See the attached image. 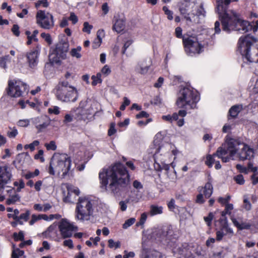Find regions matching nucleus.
Returning a JSON list of instances; mask_svg holds the SVG:
<instances>
[{
  "instance_id": "f257e3e1",
  "label": "nucleus",
  "mask_w": 258,
  "mask_h": 258,
  "mask_svg": "<svg viewBox=\"0 0 258 258\" xmlns=\"http://www.w3.org/2000/svg\"><path fill=\"white\" fill-rule=\"evenodd\" d=\"M102 186L114 196H118L129 182V175L124 166L116 163L99 173Z\"/></svg>"
},
{
  "instance_id": "f03ea898",
  "label": "nucleus",
  "mask_w": 258,
  "mask_h": 258,
  "mask_svg": "<svg viewBox=\"0 0 258 258\" xmlns=\"http://www.w3.org/2000/svg\"><path fill=\"white\" fill-rule=\"evenodd\" d=\"M238 50L241 55L250 62L258 63V43L247 34L238 41Z\"/></svg>"
},
{
  "instance_id": "7ed1b4c3",
  "label": "nucleus",
  "mask_w": 258,
  "mask_h": 258,
  "mask_svg": "<svg viewBox=\"0 0 258 258\" xmlns=\"http://www.w3.org/2000/svg\"><path fill=\"white\" fill-rule=\"evenodd\" d=\"M95 201L89 197H79L75 210L76 218L81 221H88L93 215Z\"/></svg>"
},
{
  "instance_id": "20e7f679",
  "label": "nucleus",
  "mask_w": 258,
  "mask_h": 258,
  "mask_svg": "<svg viewBox=\"0 0 258 258\" xmlns=\"http://www.w3.org/2000/svg\"><path fill=\"white\" fill-rule=\"evenodd\" d=\"M71 160L65 154L54 153L52 157L49 167V173L54 175L55 173L64 176L70 170Z\"/></svg>"
},
{
  "instance_id": "39448f33",
  "label": "nucleus",
  "mask_w": 258,
  "mask_h": 258,
  "mask_svg": "<svg viewBox=\"0 0 258 258\" xmlns=\"http://www.w3.org/2000/svg\"><path fill=\"white\" fill-rule=\"evenodd\" d=\"M258 29V20L255 22H249L240 19L236 13H233V20H231L230 17L227 13V32L232 29L245 33L250 31L255 32Z\"/></svg>"
},
{
  "instance_id": "423d86ee",
  "label": "nucleus",
  "mask_w": 258,
  "mask_h": 258,
  "mask_svg": "<svg viewBox=\"0 0 258 258\" xmlns=\"http://www.w3.org/2000/svg\"><path fill=\"white\" fill-rule=\"evenodd\" d=\"M200 97L198 92L189 87L181 89L178 94L176 104L179 108L194 109L197 107V103Z\"/></svg>"
},
{
  "instance_id": "0eeeda50",
  "label": "nucleus",
  "mask_w": 258,
  "mask_h": 258,
  "mask_svg": "<svg viewBox=\"0 0 258 258\" xmlns=\"http://www.w3.org/2000/svg\"><path fill=\"white\" fill-rule=\"evenodd\" d=\"M55 94L59 100L64 102H75L78 98L76 88L69 85L67 81H61L55 88Z\"/></svg>"
},
{
  "instance_id": "6e6552de",
  "label": "nucleus",
  "mask_w": 258,
  "mask_h": 258,
  "mask_svg": "<svg viewBox=\"0 0 258 258\" xmlns=\"http://www.w3.org/2000/svg\"><path fill=\"white\" fill-rule=\"evenodd\" d=\"M69 44L67 42H59L55 48L49 54V60L52 63H59L62 59L67 57Z\"/></svg>"
},
{
  "instance_id": "1a4fd4ad",
  "label": "nucleus",
  "mask_w": 258,
  "mask_h": 258,
  "mask_svg": "<svg viewBox=\"0 0 258 258\" xmlns=\"http://www.w3.org/2000/svg\"><path fill=\"white\" fill-rule=\"evenodd\" d=\"M183 43L184 45L185 51L189 56H194L201 52L202 46L199 43L198 39L195 36L183 37Z\"/></svg>"
},
{
  "instance_id": "9d476101",
  "label": "nucleus",
  "mask_w": 258,
  "mask_h": 258,
  "mask_svg": "<svg viewBox=\"0 0 258 258\" xmlns=\"http://www.w3.org/2000/svg\"><path fill=\"white\" fill-rule=\"evenodd\" d=\"M28 92L27 85L21 81H9L8 83V94L12 97H18L24 92Z\"/></svg>"
},
{
  "instance_id": "9b49d317",
  "label": "nucleus",
  "mask_w": 258,
  "mask_h": 258,
  "mask_svg": "<svg viewBox=\"0 0 258 258\" xmlns=\"http://www.w3.org/2000/svg\"><path fill=\"white\" fill-rule=\"evenodd\" d=\"M59 231L62 238L72 237L78 227L66 219H62L58 224Z\"/></svg>"
},
{
  "instance_id": "f8f14e48",
  "label": "nucleus",
  "mask_w": 258,
  "mask_h": 258,
  "mask_svg": "<svg viewBox=\"0 0 258 258\" xmlns=\"http://www.w3.org/2000/svg\"><path fill=\"white\" fill-rule=\"evenodd\" d=\"M36 22L41 28L45 29H51L54 26L52 15L43 11H39L37 13Z\"/></svg>"
},
{
  "instance_id": "ddd939ff",
  "label": "nucleus",
  "mask_w": 258,
  "mask_h": 258,
  "mask_svg": "<svg viewBox=\"0 0 258 258\" xmlns=\"http://www.w3.org/2000/svg\"><path fill=\"white\" fill-rule=\"evenodd\" d=\"M206 12L204 8V4L201 3L197 8L196 13H191L190 16L186 17V21L189 23L198 24L201 23V20L206 16Z\"/></svg>"
},
{
  "instance_id": "4468645a",
  "label": "nucleus",
  "mask_w": 258,
  "mask_h": 258,
  "mask_svg": "<svg viewBox=\"0 0 258 258\" xmlns=\"http://www.w3.org/2000/svg\"><path fill=\"white\" fill-rule=\"evenodd\" d=\"M50 118L47 115H42L32 119V122L38 132H43L50 124Z\"/></svg>"
},
{
  "instance_id": "2eb2a0df",
  "label": "nucleus",
  "mask_w": 258,
  "mask_h": 258,
  "mask_svg": "<svg viewBox=\"0 0 258 258\" xmlns=\"http://www.w3.org/2000/svg\"><path fill=\"white\" fill-rule=\"evenodd\" d=\"M216 11L222 24L223 30H226V0H217Z\"/></svg>"
},
{
  "instance_id": "dca6fc26",
  "label": "nucleus",
  "mask_w": 258,
  "mask_h": 258,
  "mask_svg": "<svg viewBox=\"0 0 258 258\" xmlns=\"http://www.w3.org/2000/svg\"><path fill=\"white\" fill-rule=\"evenodd\" d=\"M39 55V49L37 47L35 49L32 50L26 53L27 62L31 68H34L38 62V56Z\"/></svg>"
},
{
  "instance_id": "f3484780",
  "label": "nucleus",
  "mask_w": 258,
  "mask_h": 258,
  "mask_svg": "<svg viewBox=\"0 0 258 258\" xmlns=\"http://www.w3.org/2000/svg\"><path fill=\"white\" fill-rule=\"evenodd\" d=\"M68 195L64 198V201L67 203H73L76 201L77 197L80 193L79 189L73 185H68L67 186Z\"/></svg>"
},
{
  "instance_id": "a211bd4d",
  "label": "nucleus",
  "mask_w": 258,
  "mask_h": 258,
  "mask_svg": "<svg viewBox=\"0 0 258 258\" xmlns=\"http://www.w3.org/2000/svg\"><path fill=\"white\" fill-rule=\"evenodd\" d=\"M8 169L7 166L0 167V191L5 188V184L11 177V174Z\"/></svg>"
},
{
  "instance_id": "6ab92c4d",
  "label": "nucleus",
  "mask_w": 258,
  "mask_h": 258,
  "mask_svg": "<svg viewBox=\"0 0 258 258\" xmlns=\"http://www.w3.org/2000/svg\"><path fill=\"white\" fill-rule=\"evenodd\" d=\"M238 141L227 137V154L229 153V156H227V161L232 158L236 153L237 150L236 146L239 145Z\"/></svg>"
},
{
  "instance_id": "aec40b11",
  "label": "nucleus",
  "mask_w": 258,
  "mask_h": 258,
  "mask_svg": "<svg viewBox=\"0 0 258 258\" xmlns=\"http://www.w3.org/2000/svg\"><path fill=\"white\" fill-rule=\"evenodd\" d=\"M195 5L194 2H191L189 0H183L179 6V11L180 14L184 16L186 20V17L190 16L191 13H188L190 8H192Z\"/></svg>"
},
{
  "instance_id": "412c9836",
  "label": "nucleus",
  "mask_w": 258,
  "mask_h": 258,
  "mask_svg": "<svg viewBox=\"0 0 258 258\" xmlns=\"http://www.w3.org/2000/svg\"><path fill=\"white\" fill-rule=\"evenodd\" d=\"M113 30L119 33L124 30L125 27V20L123 17L117 15L113 18Z\"/></svg>"
},
{
  "instance_id": "4be33fe9",
  "label": "nucleus",
  "mask_w": 258,
  "mask_h": 258,
  "mask_svg": "<svg viewBox=\"0 0 258 258\" xmlns=\"http://www.w3.org/2000/svg\"><path fill=\"white\" fill-rule=\"evenodd\" d=\"M239 159L241 160H251L253 157V150L249 148L247 145L244 144L243 147L240 151L239 154Z\"/></svg>"
},
{
  "instance_id": "5701e85b",
  "label": "nucleus",
  "mask_w": 258,
  "mask_h": 258,
  "mask_svg": "<svg viewBox=\"0 0 258 258\" xmlns=\"http://www.w3.org/2000/svg\"><path fill=\"white\" fill-rule=\"evenodd\" d=\"M172 233L167 228L163 229H158L153 233V236L158 240L162 241L165 240L167 236Z\"/></svg>"
},
{
  "instance_id": "b1692460",
  "label": "nucleus",
  "mask_w": 258,
  "mask_h": 258,
  "mask_svg": "<svg viewBox=\"0 0 258 258\" xmlns=\"http://www.w3.org/2000/svg\"><path fill=\"white\" fill-rule=\"evenodd\" d=\"M84 103H80V106L76 111V118L78 120H85L89 118V114L87 112V109L84 107Z\"/></svg>"
},
{
  "instance_id": "393cba45",
  "label": "nucleus",
  "mask_w": 258,
  "mask_h": 258,
  "mask_svg": "<svg viewBox=\"0 0 258 258\" xmlns=\"http://www.w3.org/2000/svg\"><path fill=\"white\" fill-rule=\"evenodd\" d=\"M82 103H84V107L85 109H87L89 115H93L97 112V108L96 107L97 105V102L87 100L84 102L82 101Z\"/></svg>"
},
{
  "instance_id": "a878e982",
  "label": "nucleus",
  "mask_w": 258,
  "mask_h": 258,
  "mask_svg": "<svg viewBox=\"0 0 258 258\" xmlns=\"http://www.w3.org/2000/svg\"><path fill=\"white\" fill-rule=\"evenodd\" d=\"M242 109L243 105L242 104H236L232 106L228 111V119H230V117L236 118Z\"/></svg>"
},
{
  "instance_id": "bb28decb",
  "label": "nucleus",
  "mask_w": 258,
  "mask_h": 258,
  "mask_svg": "<svg viewBox=\"0 0 258 258\" xmlns=\"http://www.w3.org/2000/svg\"><path fill=\"white\" fill-rule=\"evenodd\" d=\"M46 232L47 233L48 236L51 237L53 240L59 241V237L57 230L56 229V226L51 225L47 229Z\"/></svg>"
},
{
  "instance_id": "cd10ccee",
  "label": "nucleus",
  "mask_w": 258,
  "mask_h": 258,
  "mask_svg": "<svg viewBox=\"0 0 258 258\" xmlns=\"http://www.w3.org/2000/svg\"><path fill=\"white\" fill-rule=\"evenodd\" d=\"M231 219L234 225L238 230L249 229L251 226V224L249 223L242 222L239 223L237 220L234 217H231Z\"/></svg>"
},
{
  "instance_id": "c85d7f7f",
  "label": "nucleus",
  "mask_w": 258,
  "mask_h": 258,
  "mask_svg": "<svg viewBox=\"0 0 258 258\" xmlns=\"http://www.w3.org/2000/svg\"><path fill=\"white\" fill-rule=\"evenodd\" d=\"M150 67V64L145 65L144 61H141L137 66L136 70L141 74H145L148 72Z\"/></svg>"
},
{
  "instance_id": "c756f323",
  "label": "nucleus",
  "mask_w": 258,
  "mask_h": 258,
  "mask_svg": "<svg viewBox=\"0 0 258 258\" xmlns=\"http://www.w3.org/2000/svg\"><path fill=\"white\" fill-rule=\"evenodd\" d=\"M213 192V186L210 182L206 183L203 188V194L206 199L210 197Z\"/></svg>"
},
{
  "instance_id": "7c9ffc66",
  "label": "nucleus",
  "mask_w": 258,
  "mask_h": 258,
  "mask_svg": "<svg viewBox=\"0 0 258 258\" xmlns=\"http://www.w3.org/2000/svg\"><path fill=\"white\" fill-rule=\"evenodd\" d=\"M163 213V207L152 205L150 206V215L153 216L156 215L161 214Z\"/></svg>"
},
{
  "instance_id": "2f4dec72",
  "label": "nucleus",
  "mask_w": 258,
  "mask_h": 258,
  "mask_svg": "<svg viewBox=\"0 0 258 258\" xmlns=\"http://www.w3.org/2000/svg\"><path fill=\"white\" fill-rule=\"evenodd\" d=\"M225 155H226V149L223 147H219L216 152L214 154V156L221 158L223 162H226V158L224 157Z\"/></svg>"
},
{
  "instance_id": "473e14b6",
  "label": "nucleus",
  "mask_w": 258,
  "mask_h": 258,
  "mask_svg": "<svg viewBox=\"0 0 258 258\" xmlns=\"http://www.w3.org/2000/svg\"><path fill=\"white\" fill-rule=\"evenodd\" d=\"M30 215V212L29 211H27L25 213L21 214L20 216H15L14 220L18 221L19 224L22 225L23 222L21 220H23L24 221H27L28 220Z\"/></svg>"
},
{
  "instance_id": "72a5a7b5",
  "label": "nucleus",
  "mask_w": 258,
  "mask_h": 258,
  "mask_svg": "<svg viewBox=\"0 0 258 258\" xmlns=\"http://www.w3.org/2000/svg\"><path fill=\"white\" fill-rule=\"evenodd\" d=\"M82 47L80 46H78L76 48L72 49L71 51H70V54L73 57H76L77 58H80L82 56V55L80 53Z\"/></svg>"
},
{
  "instance_id": "f704fd0d",
  "label": "nucleus",
  "mask_w": 258,
  "mask_h": 258,
  "mask_svg": "<svg viewBox=\"0 0 258 258\" xmlns=\"http://www.w3.org/2000/svg\"><path fill=\"white\" fill-rule=\"evenodd\" d=\"M11 57L9 55H7L2 57L0 60V64L2 67L4 69L7 68V63L10 62L11 61Z\"/></svg>"
},
{
  "instance_id": "c9c22d12",
  "label": "nucleus",
  "mask_w": 258,
  "mask_h": 258,
  "mask_svg": "<svg viewBox=\"0 0 258 258\" xmlns=\"http://www.w3.org/2000/svg\"><path fill=\"white\" fill-rule=\"evenodd\" d=\"M19 200L20 197L17 194H15L12 196L10 195V198L7 200L6 203L8 205L13 204L19 201Z\"/></svg>"
},
{
  "instance_id": "e433bc0d",
  "label": "nucleus",
  "mask_w": 258,
  "mask_h": 258,
  "mask_svg": "<svg viewBox=\"0 0 258 258\" xmlns=\"http://www.w3.org/2000/svg\"><path fill=\"white\" fill-rule=\"evenodd\" d=\"M214 154L213 155H208L206 157V161H205V164L208 166L209 167L211 168L213 166V164L215 162V159H214Z\"/></svg>"
},
{
  "instance_id": "4c0bfd02",
  "label": "nucleus",
  "mask_w": 258,
  "mask_h": 258,
  "mask_svg": "<svg viewBox=\"0 0 258 258\" xmlns=\"http://www.w3.org/2000/svg\"><path fill=\"white\" fill-rule=\"evenodd\" d=\"M45 147L46 148L47 150L55 151L56 149L57 146L54 141H51L49 143L45 144Z\"/></svg>"
},
{
  "instance_id": "58836bf2",
  "label": "nucleus",
  "mask_w": 258,
  "mask_h": 258,
  "mask_svg": "<svg viewBox=\"0 0 258 258\" xmlns=\"http://www.w3.org/2000/svg\"><path fill=\"white\" fill-rule=\"evenodd\" d=\"M135 221L136 219L134 218H131L126 220L122 225V228L125 229H127L128 227L132 225L135 222Z\"/></svg>"
},
{
  "instance_id": "ea45409f",
  "label": "nucleus",
  "mask_w": 258,
  "mask_h": 258,
  "mask_svg": "<svg viewBox=\"0 0 258 258\" xmlns=\"http://www.w3.org/2000/svg\"><path fill=\"white\" fill-rule=\"evenodd\" d=\"M234 179L237 184L240 185H243L245 182L243 176L242 174H238L235 176L234 177Z\"/></svg>"
},
{
  "instance_id": "a19ab883",
  "label": "nucleus",
  "mask_w": 258,
  "mask_h": 258,
  "mask_svg": "<svg viewBox=\"0 0 258 258\" xmlns=\"http://www.w3.org/2000/svg\"><path fill=\"white\" fill-rule=\"evenodd\" d=\"M14 184L15 186H18L16 189V191L17 192H20L21 189L23 188L25 186L24 182L22 179L19 180V181H15Z\"/></svg>"
},
{
  "instance_id": "79ce46f5",
  "label": "nucleus",
  "mask_w": 258,
  "mask_h": 258,
  "mask_svg": "<svg viewBox=\"0 0 258 258\" xmlns=\"http://www.w3.org/2000/svg\"><path fill=\"white\" fill-rule=\"evenodd\" d=\"M24 253L23 250L16 249L13 251L12 258H19V256L23 255Z\"/></svg>"
},
{
  "instance_id": "37998d69",
  "label": "nucleus",
  "mask_w": 258,
  "mask_h": 258,
  "mask_svg": "<svg viewBox=\"0 0 258 258\" xmlns=\"http://www.w3.org/2000/svg\"><path fill=\"white\" fill-rule=\"evenodd\" d=\"M13 236L15 240L23 241L24 240V235L23 231H20L19 233H14Z\"/></svg>"
},
{
  "instance_id": "c03bdc74",
  "label": "nucleus",
  "mask_w": 258,
  "mask_h": 258,
  "mask_svg": "<svg viewBox=\"0 0 258 258\" xmlns=\"http://www.w3.org/2000/svg\"><path fill=\"white\" fill-rule=\"evenodd\" d=\"M162 9L165 14L167 15L168 19L172 20L173 18L172 12L170 11L166 6H164Z\"/></svg>"
},
{
  "instance_id": "a18cd8bd",
  "label": "nucleus",
  "mask_w": 258,
  "mask_h": 258,
  "mask_svg": "<svg viewBox=\"0 0 258 258\" xmlns=\"http://www.w3.org/2000/svg\"><path fill=\"white\" fill-rule=\"evenodd\" d=\"M108 246L110 248H117L120 247V243L119 241L114 242L113 239H110L108 240Z\"/></svg>"
},
{
  "instance_id": "49530a36",
  "label": "nucleus",
  "mask_w": 258,
  "mask_h": 258,
  "mask_svg": "<svg viewBox=\"0 0 258 258\" xmlns=\"http://www.w3.org/2000/svg\"><path fill=\"white\" fill-rule=\"evenodd\" d=\"M147 218V215L146 213H143L141 214L140 221L136 224L137 226L143 225L146 222Z\"/></svg>"
},
{
  "instance_id": "de8ad7c7",
  "label": "nucleus",
  "mask_w": 258,
  "mask_h": 258,
  "mask_svg": "<svg viewBox=\"0 0 258 258\" xmlns=\"http://www.w3.org/2000/svg\"><path fill=\"white\" fill-rule=\"evenodd\" d=\"M29 123L30 121L27 119L19 120L17 122L18 125L22 127L28 126Z\"/></svg>"
},
{
  "instance_id": "09e8293b",
  "label": "nucleus",
  "mask_w": 258,
  "mask_h": 258,
  "mask_svg": "<svg viewBox=\"0 0 258 258\" xmlns=\"http://www.w3.org/2000/svg\"><path fill=\"white\" fill-rule=\"evenodd\" d=\"M83 26H84V28L83 29V31L85 32H87L88 34H90V32H91V30L93 28V26L90 25L87 22H84Z\"/></svg>"
},
{
  "instance_id": "8fccbe9b",
  "label": "nucleus",
  "mask_w": 258,
  "mask_h": 258,
  "mask_svg": "<svg viewBox=\"0 0 258 258\" xmlns=\"http://www.w3.org/2000/svg\"><path fill=\"white\" fill-rule=\"evenodd\" d=\"M236 169L240 172L243 173L244 174L248 173V169L239 164H238L236 165Z\"/></svg>"
},
{
  "instance_id": "3c124183",
  "label": "nucleus",
  "mask_w": 258,
  "mask_h": 258,
  "mask_svg": "<svg viewBox=\"0 0 258 258\" xmlns=\"http://www.w3.org/2000/svg\"><path fill=\"white\" fill-rule=\"evenodd\" d=\"M161 254L157 251H153L150 253L149 254L147 255L145 258H161Z\"/></svg>"
},
{
  "instance_id": "603ef678",
  "label": "nucleus",
  "mask_w": 258,
  "mask_h": 258,
  "mask_svg": "<svg viewBox=\"0 0 258 258\" xmlns=\"http://www.w3.org/2000/svg\"><path fill=\"white\" fill-rule=\"evenodd\" d=\"M11 130V131H8L7 135L9 138H15L18 134L17 130L15 128H10Z\"/></svg>"
},
{
  "instance_id": "864d4df0",
  "label": "nucleus",
  "mask_w": 258,
  "mask_h": 258,
  "mask_svg": "<svg viewBox=\"0 0 258 258\" xmlns=\"http://www.w3.org/2000/svg\"><path fill=\"white\" fill-rule=\"evenodd\" d=\"M214 215L212 213H210L208 216L204 217V219L209 226L211 225V221Z\"/></svg>"
},
{
  "instance_id": "5fc2aeb1",
  "label": "nucleus",
  "mask_w": 258,
  "mask_h": 258,
  "mask_svg": "<svg viewBox=\"0 0 258 258\" xmlns=\"http://www.w3.org/2000/svg\"><path fill=\"white\" fill-rule=\"evenodd\" d=\"M41 36L45 39V40L49 44H50L52 43V40L50 37V35L48 33H42L41 34Z\"/></svg>"
},
{
  "instance_id": "6e6d98bb",
  "label": "nucleus",
  "mask_w": 258,
  "mask_h": 258,
  "mask_svg": "<svg viewBox=\"0 0 258 258\" xmlns=\"http://www.w3.org/2000/svg\"><path fill=\"white\" fill-rule=\"evenodd\" d=\"M102 42L101 38H95L92 44V47L96 49L100 46Z\"/></svg>"
},
{
  "instance_id": "4d7b16f0",
  "label": "nucleus",
  "mask_w": 258,
  "mask_h": 258,
  "mask_svg": "<svg viewBox=\"0 0 258 258\" xmlns=\"http://www.w3.org/2000/svg\"><path fill=\"white\" fill-rule=\"evenodd\" d=\"M243 207L246 211H249L251 209V205L248 199H245L243 200Z\"/></svg>"
},
{
  "instance_id": "13d9d810",
  "label": "nucleus",
  "mask_w": 258,
  "mask_h": 258,
  "mask_svg": "<svg viewBox=\"0 0 258 258\" xmlns=\"http://www.w3.org/2000/svg\"><path fill=\"white\" fill-rule=\"evenodd\" d=\"M226 215V212H225V210L222 212L221 213V216L223 217V218H220L219 220V222L221 224V226L223 228H225L226 227V219L225 218V216Z\"/></svg>"
},
{
  "instance_id": "bf43d9fd",
  "label": "nucleus",
  "mask_w": 258,
  "mask_h": 258,
  "mask_svg": "<svg viewBox=\"0 0 258 258\" xmlns=\"http://www.w3.org/2000/svg\"><path fill=\"white\" fill-rule=\"evenodd\" d=\"M123 100L124 101L123 104L120 107V109L121 110H124L125 108V107L130 104V101L127 97H124L123 98Z\"/></svg>"
},
{
  "instance_id": "052dcab7",
  "label": "nucleus",
  "mask_w": 258,
  "mask_h": 258,
  "mask_svg": "<svg viewBox=\"0 0 258 258\" xmlns=\"http://www.w3.org/2000/svg\"><path fill=\"white\" fill-rule=\"evenodd\" d=\"M12 31L15 36H19L20 35L19 26L17 24H14L12 28Z\"/></svg>"
},
{
  "instance_id": "680f3d73",
  "label": "nucleus",
  "mask_w": 258,
  "mask_h": 258,
  "mask_svg": "<svg viewBox=\"0 0 258 258\" xmlns=\"http://www.w3.org/2000/svg\"><path fill=\"white\" fill-rule=\"evenodd\" d=\"M110 72V69L107 65L104 66L101 70V73L103 74L105 76L108 75Z\"/></svg>"
},
{
  "instance_id": "e2e57ef3",
  "label": "nucleus",
  "mask_w": 258,
  "mask_h": 258,
  "mask_svg": "<svg viewBox=\"0 0 258 258\" xmlns=\"http://www.w3.org/2000/svg\"><path fill=\"white\" fill-rule=\"evenodd\" d=\"M63 245L72 249L74 247L73 241L71 239L66 240L63 241Z\"/></svg>"
},
{
  "instance_id": "0e129e2a",
  "label": "nucleus",
  "mask_w": 258,
  "mask_h": 258,
  "mask_svg": "<svg viewBox=\"0 0 258 258\" xmlns=\"http://www.w3.org/2000/svg\"><path fill=\"white\" fill-rule=\"evenodd\" d=\"M205 202L204 200V196L202 193L199 194L197 196L196 203L198 204H203Z\"/></svg>"
},
{
  "instance_id": "69168bd1",
  "label": "nucleus",
  "mask_w": 258,
  "mask_h": 258,
  "mask_svg": "<svg viewBox=\"0 0 258 258\" xmlns=\"http://www.w3.org/2000/svg\"><path fill=\"white\" fill-rule=\"evenodd\" d=\"M116 132V130L115 129V124L114 123H112L110 125V128L108 132V135L109 136H111L114 134Z\"/></svg>"
},
{
  "instance_id": "338daca9",
  "label": "nucleus",
  "mask_w": 258,
  "mask_h": 258,
  "mask_svg": "<svg viewBox=\"0 0 258 258\" xmlns=\"http://www.w3.org/2000/svg\"><path fill=\"white\" fill-rule=\"evenodd\" d=\"M41 5H42L44 7H47L48 6L47 0L39 1L36 3V7L37 8L40 7Z\"/></svg>"
},
{
  "instance_id": "774afa93",
  "label": "nucleus",
  "mask_w": 258,
  "mask_h": 258,
  "mask_svg": "<svg viewBox=\"0 0 258 258\" xmlns=\"http://www.w3.org/2000/svg\"><path fill=\"white\" fill-rule=\"evenodd\" d=\"M48 111L50 114L53 113L58 114L59 113V107L57 106H54L52 108H50L48 109Z\"/></svg>"
}]
</instances>
